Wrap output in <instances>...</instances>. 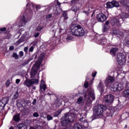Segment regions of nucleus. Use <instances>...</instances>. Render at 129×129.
Returning <instances> with one entry per match:
<instances>
[{
	"mask_svg": "<svg viewBox=\"0 0 129 129\" xmlns=\"http://www.w3.org/2000/svg\"><path fill=\"white\" fill-rule=\"evenodd\" d=\"M76 1L77 2H79V0H72L71 1V5H74L75 4V3H76Z\"/></svg>",
	"mask_w": 129,
	"mask_h": 129,
	"instance_id": "nucleus-54",
	"label": "nucleus"
},
{
	"mask_svg": "<svg viewBox=\"0 0 129 129\" xmlns=\"http://www.w3.org/2000/svg\"><path fill=\"white\" fill-rule=\"evenodd\" d=\"M9 50L10 51H13V50H15V47H14L13 45L10 46L9 47Z\"/></svg>",
	"mask_w": 129,
	"mask_h": 129,
	"instance_id": "nucleus-56",
	"label": "nucleus"
},
{
	"mask_svg": "<svg viewBox=\"0 0 129 129\" xmlns=\"http://www.w3.org/2000/svg\"><path fill=\"white\" fill-rule=\"evenodd\" d=\"M13 58H15L16 60L19 59V55L16 52H14L13 53Z\"/></svg>",
	"mask_w": 129,
	"mask_h": 129,
	"instance_id": "nucleus-41",
	"label": "nucleus"
},
{
	"mask_svg": "<svg viewBox=\"0 0 129 129\" xmlns=\"http://www.w3.org/2000/svg\"><path fill=\"white\" fill-rule=\"evenodd\" d=\"M102 32H103V35H106L108 32V28H107V26H103Z\"/></svg>",
	"mask_w": 129,
	"mask_h": 129,
	"instance_id": "nucleus-30",
	"label": "nucleus"
},
{
	"mask_svg": "<svg viewBox=\"0 0 129 129\" xmlns=\"http://www.w3.org/2000/svg\"><path fill=\"white\" fill-rule=\"evenodd\" d=\"M97 89L98 91H99L100 95H102V94L104 92V90L105 89V87H104V85L103 84V82H102V81H100L97 87Z\"/></svg>",
	"mask_w": 129,
	"mask_h": 129,
	"instance_id": "nucleus-13",
	"label": "nucleus"
},
{
	"mask_svg": "<svg viewBox=\"0 0 129 129\" xmlns=\"http://www.w3.org/2000/svg\"><path fill=\"white\" fill-rule=\"evenodd\" d=\"M62 16L63 18V21L64 23H67V20H68V17L67 16V14L66 13V11H63Z\"/></svg>",
	"mask_w": 129,
	"mask_h": 129,
	"instance_id": "nucleus-31",
	"label": "nucleus"
},
{
	"mask_svg": "<svg viewBox=\"0 0 129 129\" xmlns=\"http://www.w3.org/2000/svg\"><path fill=\"white\" fill-rule=\"evenodd\" d=\"M18 129H28V123H20L17 125Z\"/></svg>",
	"mask_w": 129,
	"mask_h": 129,
	"instance_id": "nucleus-24",
	"label": "nucleus"
},
{
	"mask_svg": "<svg viewBox=\"0 0 129 129\" xmlns=\"http://www.w3.org/2000/svg\"><path fill=\"white\" fill-rule=\"evenodd\" d=\"M52 18V15L51 14H48L45 17L46 20H49Z\"/></svg>",
	"mask_w": 129,
	"mask_h": 129,
	"instance_id": "nucleus-49",
	"label": "nucleus"
},
{
	"mask_svg": "<svg viewBox=\"0 0 129 129\" xmlns=\"http://www.w3.org/2000/svg\"><path fill=\"white\" fill-rule=\"evenodd\" d=\"M19 56L20 57H23L24 56V51H21L19 52Z\"/></svg>",
	"mask_w": 129,
	"mask_h": 129,
	"instance_id": "nucleus-55",
	"label": "nucleus"
},
{
	"mask_svg": "<svg viewBox=\"0 0 129 129\" xmlns=\"http://www.w3.org/2000/svg\"><path fill=\"white\" fill-rule=\"evenodd\" d=\"M90 11V9L89 8H88V11L85 10L83 12V13H84V14H86V15H88Z\"/></svg>",
	"mask_w": 129,
	"mask_h": 129,
	"instance_id": "nucleus-51",
	"label": "nucleus"
},
{
	"mask_svg": "<svg viewBox=\"0 0 129 129\" xmlns=\"http://www.w3.org/2000/svg\"><path fill=\"white\" fill-rule=\"evenodd\" d=\"M40 88V92H44V91H46V89H47V85L46 84H42L39 85Z\"/></svg>",
	"mask_w": 129,
	"mask_h": 129,
	"instance_id": "nucleus-28",
	"label": "nucleus"
},
{
	"mask_svg": "<svg viewBox=\"0 0 129 129\" xmlns=\"http://www.w3.org/2000/svg\"><path fill=\"white\" fill-rule=\"evenodd\" d=\"M10 79H8L7 80L6 83H5V85L6 86V87H9V86H10Z\"/></svg>",
	"mask_w": 129,
	"mask_h": 129,
	"instance_id": "nucleus-46",
	"label": "nucleus"
},
{
	"mask_svg": "<svg viewBox=\"0 0 129 129\" xmlns=\"http://www.w3.org/2000/svg\"><path fill=\"white\" fill-rule=\"evenodd\" d=\"M87 108V106H86V105H85L84 110L86 111L80 114V121H84V120H85V118H86L87 116V109H86Z\"/></svg>",
	"mask_w": 129,
	"mask_h": 129,
	"instance_id": "nucleus-15",
	"label": "nucleus"
},
{
	"mask_svg": "<svg viewBox=\"0 0 129 129\" xmlns=\"http://www.w3.org/2000/svg\"><path fill=\"white\" fill-rule=\"evenodd\" d=\"M111 34L112 35V36H117V30L115 28H112L111 31Z\"/></svg>",
	"mask_w": 129,
	"mask_h": 129,
	"instance_id": "nucleus-35",
	"label": "nucleus"
},
{
	"mask_svg": "<svg viewBox=\"0 0 129 129\" xmlns=\"http://www.w3.org/2000/svg\"><path fill=\"white\" fill-rule=\"evenodd\" d=\"M117 52H118V48L112 47L110 50L109 53L112 57H115V56H116V54H117Z\"/></svg>",
	"mask_w": 129,
	"mask_h": 129,
	"instance_id": "nucleus-20",
	"label": "nucleus"
},
{
	"mask_svg": "<svg viewBox=\"0 0 129 129\" xmlns=\"http://www.w3.org/2000/svg\"><path fill=\"white\" fill-rule=\"evenodd\" d=\"M22 36L25 38L26 39H27V38H28L29 37V35L28 34V32H25L24 33Z\"/></svg>",
	"mask_w": 129,
	"mask_h": 129,
	"instance_id": "nucleus-48",
	"label": "nucleus"
},
{
	"mask_svg": "<svg viewBox=\"0 0 129 129\" xmlns=\"http://www.w3.org/2000/svg\"><path fill=\"white\" fill-rule=\"evenodd\" d=\"M104 104L105 105L108 106L112 104L114 101V96L112 94L106 95L104 96Z\"/></svg>",
	"mask_w": 129,
	"mask_h": 129,
	"instance_id": "nucleus-7",
	"label": "nucleus"
},
{
	"mask_svg": "<svg viewBox=\"0 0 129 129\" xmlns=\"http://www.w3.org/2000/svg\"><path fill=\"white\" fill-rule=\"evenodd\" d=\"M62 112V110H58L53 114L54 117H57Z\"/></svg>",
	"mask_w": 129,
	"mask_h": 129,
	"instance_id": "nucleus-37",
	"label": "nucleus"
},
{
	"mask_svg": "<svg viewBox=\"0 0 129 129\" xmlns=\"http://www.w3.org/2000/svg\"><path fill=\"white\" fill-rule=\"evenodd\" d=\"M71 30L73 36L76 37H82L88 33V31H84L82 26L77 24H73L71 26Z\"/></svg>",
	"mask_w": 129,
	"mask_h": 129,
	"instance_id": "nucleus-3",
	"label": "nucleus"
},
{
	"mask_svg": "<svg viewBox=\"0 0 129 129\" xmlns=\"http://www.w3.org/2000/svg\"><path fill=\"white\" fill-rule=\"evenodd\" d=\"M17 98H19V92L16 91L12 98V102H13V103H14L15 101L17 100Z\"/></svg>",
	"mask_w": 129,
	"mask_h": 129,
	"instance_id": "nucleus-27",
	"label": "nucleus"
},
{
	"mask_svg": "<svg viewBox=\"0 0 129 129\" xmlns=\"http://www.w3.org/2000/svg\"><path fill=\"white\" fill-rule=\"evenodd\" d=\"M34 51V47L33 46H31L29 49V52H33Z\"/></svg>",
	"mask_w": 129,
	"mask_h": 129,
	"instance_id": "nucleus-59",
	"label": "nucleus"
},
{
	"mask_svg": "<svg viewBox=\"0 0 129 129\" xmlns=\"http://www.w3.org/2000/svg\"><path fill=\"white\" fill-rule=\"evenodd\" d=\"M72 129H88L87 127L79 124V123H76L71 127Z\"/></svg>",
	"mask_w": 129,
	"mask_h": 129,
	"instance_id": "nucleus-18",
	"label": "nucleus"
},
{
	"mask_svg": "<svg viewBox=\"0 0 129 129\" xmlns=\"http://www.w3.org/2000/svg\"><path fill=\"white\" fill-rule=\"evenodd\" d=\"M37 103V99H34L33 102H32V104L33 105H35V104H36Z\"/></svg>",
	"mask_w": 129,
	"mask_h": 129,
	"instance_id": "nucleus-63",
	"label": "nucleus"
},
{
	"mask_svg": "<svg viewBox=\"0 0 129 129\" xmlns=\"http://www.w3.org/2000/svg\"><path fill=\"white\" fill-rule=\"evenodd\" d=\"M97 44L98 45H101L102 46L103 48L106 45V37L105 36H96L94 38Z\"/></svg>",
	"mask_w": 129,
	"mask_h": 129,
	"instance_id": "nucleus-8",
	"label": "nucleus"
},
{
	"mask_svg": "<svg viewBox=\"0 0 129 129\" xmlns=\"http://www.w3.org/2000/svg\"><path fill=\"white\" fill-rule=\"evenodd\" d=\"M20 82H21V79H17L16 80V84H19V83H20Z\"/></svg>",
	"mask_w": 129,
	"mask_h": 129,
	"instance_id": "nucleus-62",
	"label": "nucleus"
},
{
	"mask_svg": "<svg viewBox=\"0 0 129 129\" xmlns=\"http://www.w3.org/2000/svg\"><path fill=\"white\" fill-rule=\"evenodd\" d=\"M34 60H36V59H37V58H38V53L36 52L35 53L32 57H30L29 58H28L27 60H25L24 61V64L25 65H27V64H29V63H30V62H31V61H32V60H33V59L34 58Z\"/></svg>",
	"mask_w": 129,
	"mask_h": 129,
	"instance_id": "nucleus-21",
	"label": "nucleus"
},
{
	"mask_svg": "<svg viewBox=\"0 0 129 129\" xmlns=\"http://www.w3.org/2000/svg\"><path fill=\"white\" fill-rule=\"evenodd\" d=\"M74 38L72 36H68L66 38L67 42H72V41H74Z\"/></svg>",
	"mask_w": 129,
	"mask_h": 129,
	"instance_id": "nucleus-38",
	"label": "nucleus"
},
{
	"mask_svg": "<svg viewBox=\"0 0 129 129\" xmlns=\"http://www.w3.org/2000/svg\"><path fill=\"white\" fill-rule=\"evenodd\" d=\"M72 115H73V114L67 113L64 114V115L62 116L61 118V126H67L69 125L71 122H74L75 117H72Z\"/></svg>",
	"mask_w": 129,
	"mask_h": 129,
	"instance_id": "nucleus-5",
	"label": "nucleus"
},
{
	"mask_svg": "<svg viewBox=\"0 0 129 129\" xmlns=\"http://www.w3.org/2000/svg\"><path fill=\"white\" fill-rule=\"evenodd\" d=\"M126 54L121 52L118 53L117 54V62L119 65H122L123 63H125L126 59L125 57Z\"/></svg>",
	"mask_w": 129,
	"mask_h": 129,
	"instance_id": "nucleus-6",
	"label": "nucleus"
},
{
	"mask_svg": "<svg viewBox=\"0 0 129 129\" xmlns=\"http://www.w3.org/2000/svg\"><path fill=\"white\" fill-rule=\"evenodd\" d=\"M71 11L73 12H74L75 15H76V12L79 11L78 8H77V6H74L73 7L71 8Z\"/></svg>",
	"mask_w": 129,
	"mask_h": 129,
	"instance_id": "nucleus-36",
	"label": "nucleus"
},
{
	"mask_svg": "<svg viewBox=\"0 0 129 129\" xmlns=\"http://www.w3.org/2000/svg\"><path fill=\"white\" fill-rule=\"evenodd\" d=\"M113 82H114V78L109 75L107 77H106L104 84H109V83H112Z\"/></svg>",
	"mask_w": 129,
	"mask_h": 129,
	"instance_id": "nucleus-22",
	"label": "nucleus"
},
{
	"mask_svg": "<svg viewBox=\"0 0 129 129\" xmlns=\"http://www.w3.org/2000/svg\"><path fill=\"white\" fill-rule=\"evenodd\" d=\"M49 47H46L45 54L46 56H49V55H51L52 54V52H53V50H54V48L51 46V45H48Z\"/></svg>",
	"mask_w": 129,
	"mask_h": 129,
	"instance_id": "nucleus-23",
	"label": "nucleus"
},
{
	"mask_svg": "<svg viewBox=\"0 0 129 129\" xmlns=\"http://www.w3.org/2000/svg\"><path fill=\"white\" fill-rule=\"evenodd\" d=\"M46 119L48 121L52 120V119H53V116H51L50 114H48L46 116Z\"/></svg>",
	"mask_w": 129,
	"mask_h": 129,
	"instance_id": "nucleus-42",
	"label": "nucleus"
},
{
	"mask_svg": "<svg viewBox=\"0 0 129 129\" xmlns=\"http://www.w3.org/2000/svg\"><path fill=\"white\" fill-rule=\"evenodd\" d=\"M106 8L107 9H113L112 2H108L106 3Z\"/></svg>",
	"mask_w": 129,
	"mask_h": 129,
	"instance_id": "nucleus-33",
	"label": "nucleus"
},
{
	"mask_svg": "<svg viewBox=\"0 0 129 129\" xmlns=\"http://www.w3.org/2000/svg\"><path fill=\"white\" fill-rule=\"evenodd\" d=\"M33 13L31 10H27L21 13L18 19L17 22L14 23L11 27L12 30H18L21 27H25V25L32 20Z\"/></svg>",
	"mask_w": 129,
	"mask_h": 129,
	"instance_id": "nucleus-2",
	"label": "nucleus"
},
{
	"mask_svg": "<svg viewBox=\"0 0 129 129\" xmlns=\"http://www.w3.org/2000/svg\"><path fill=\"white\" fill-rule=\"evenodd\" d=\"M83 100V98L82 97H80L78 99V103L79 104L80 103H81V102H82Z\"/></svg>",
	"mask_w": 129,
	"mask_h": 129,
	"instance_id": "nucleus-43",
	"label": "nucleus"
},
{
	"mask_svg": "<svg viewBox=\"0 0 129 129\" xmlns=\"http://www.w3.org/2000/svg\"><path fill=\"white\" fill-rule=\"evenodd\" d=\"M124 45L126 47L129 48V38L125 42Z\"/></svg>",
	"mask_w": 129,
	"mask_h": 129,
	"instance_id": "nucleus-44",
	"label": "nucleus"
},
{
	"mask_svg": "<svg viewBox=\"0 0 129 129\" xmlns=\"http://www.w3.org/2000/svg\"><path fill=\"white\" fill-rule=\"evenodd\" d=\"M13 119L14 120V121H16V122H19V121L21 120L20 114L16 113L14 115Z\"/></svg>",
	"mask_w": 129,
	"mask_h": 129,
	"instance_id": "nucleus-26",
	"label": "nucleus"
},
{
	"mask_svg": "<svg viewBox=\"0 0 129 129\" xmlns=\"http://www.w3.org/2000/svg\"><path fill=\"white\" fill-rule=\"evenodd\" d=\"M84 87H85V88H88V82L85 81V82L84 83Z\"/></svg>",
	"mask_w": 129,
	"mask_h": 129,
	"instance_id": "nucleus-53",
	"label": "nucleus"
},
{
	"mask_svg": "<svg viewBox=\"0 0 129 129\" xmlns=\"http://www.w3.org/2000/svg\"><path fill=\"white\" fill-rule=\"evenodd\" d=\"M16 104L19 107H24V106H26L27 102L24 99H19L16 101Z\"/></svg>",
	"mask_w": 129,
	"mask_h": 129,
	"instance_id": "nucleus-16",
	"label": "nucleus"
},
{
	"mask_svg": "<svg viewBox=\"0 0 129 129\" xmlns=\"http://www.w3.org/2000/svg\"><path fill=\"white\" fill-rule=\"evenodd\" d=\"M108 25H109V21H106L103 26H106L107 27Z\"/></svg>",
	"mask_w": 129,
	"mask_h": 129,
	"instance_id": "nucleus-60",
	"label": "nucleus"
},
{
	"mask_svg": "<svg viewBox=\"0 0 129 129\" xmlns=\"http://www.w3.org/2000/svg\"><path fill=\"white\" fill-rule=\"evenodd\" d=\"M8 102V101H7L6 103H4V102H3V101H0V112L1 110H3V109H4Z\"/></svg>",
	"mask_w": 129,
	"mask_h": 129,
	"instance_id": "nucleus-32",
	"label": "nucleus"
},
{
	"mask_svg": "<svg viewBox=\"0 0 129 129\" xmlns=\"http://www.w3.org/2000/svg\"><path fill=\"white\" fill-rule=\"evenodd\" d=\"M123 88L122 85L118 82L114 83L113 85L109 87L110 90L114 92H116V91H121Z\"/></svg>",
	"mask_w": 129,
	"mask_h": 129,
	"instance_id": "nucleus-9",
	"label": "nucleus"
},
{
	"mask_svg": "<svg viewBox=\"0 0 129 129\" xmlns=\"http://www.w3.org/2000/svg\"><path fill=\"white\" fill-rule=\"evenodd\" d=\"M96 19L100 23H103V22H105L107 19V17H106V15L103 13H99L97 15Z\"/></svg>",
	"mask_w": 129,
	"mask_h": 129,
	"instance_id": "nucleus-12",
	"label": "nucleus"
},
{
	"mask_svg": "<svg viewBox=\"0 0 129 129\" xmlns=\"http://www.w3.org/2000/svg\"><path fill=\"white\" fill-rule=\"evenodd\" d=\"M127 8L128 9V12L122 14L119 18H113L111 20V24L113 27H114V26L120 27L121 24L124 22V20L129 18V6H127Z\"/></svg>",
	"mask_w": 129,
	"mask_h": 129,
	"instance_id": "nucleus-4",
	"label": "nucleus"
},
{
	"mask_svg": "<svg viewBox=\"0 0 129 129\" xmlns=\"http://www.w3.org/2000/svg\"><path fill=\"white\" fill-rule=\"evenodd\" d=\"M93 114L91 117L92 121L98 118H102V117H109L113 116L114 111L113 110H109L108 107L104 105L98 104L93 108Z\"/></svg>",
	"mask_w": 129,
	"mask_h": 129,
	"instance_id": "nucleus-1",
	"label": "nucleus"
},
{
	"mask_svg": "<svg viewBox=\"0 0 129 129\" xmlns=\"http://www.w3.org/2000/svg\"><path fill=\"white\" fill-rule=\"evenodd\" d=\"M28 50H29V47L28 46L24 48V51L25 52V54H28Z\"/></svg>",
	"mask_w": 129,
	"mask_h": 129,
	"instance_id": "nucleus-50",
	"label": "nucleus"
},
{
	"mask_svg": "<svg viewBox=\"0 0 129 129\" xmlns=\"http://www.w3.org/2000/svg\"><path fill=\"white\" fill-rule=\"evenodd\" d=\"M122 96L125 97L127 100H129V89L126 88V89L123 91Z\"/></svg>",
	"mask_w": 129,
	"mask_h": 129,
	"instance_id": "nucleus-25",
	"label": "nucleus"
},
{
	"mask_svg": "<svg viewBox=\"0 0 129 129\" xmlns=\"http://www.w3.org/2000/svg\"><path fill=\"white\" fill-rule=\"evenodd\" d=\"M119 3L121 4V5L125 6V7L127 6V1H126V0H120Z\"/></svg>",
	"mask_w": 129,
	"mask_h": 129,
	"instance_id": "nucleus-39",
	"label": "nucleus"
},
{
	"mask_svg": "<svg viewBox=\"0 0 129 129\" xmlns=\"http://www.w3.org/2000/svg\"><path fill=\"white\" fill-rule=\"evenodd\" d=\"M42 30H43V27L41 26H38L36 28V31H37V32H40V31H42Z\"/></svg>",
	"mask_w": 129,
	"mask_h": 129,
	"instance_id": "nucleus-45",
	"label": "nucleus"
},
{
	"mask_svg": "<svg viewBox=\"0 0 129 129\" xmlns=\"http://www.w3.org/2000/svg\"><path fill=\"white\" fill-rule=\"evenodd\" d=\"M41 63L40 62L36 61L35 64L33 66L31 70L32 71H35L36 72L38 73L40 67H41Z\"/></svg>",
	"mask_w": 129,
	"mask_h": 129,
	"instance_id": "nucleus-17",
	"label": "nucleus"
},
{
	"mask_svg": "<svg viewBox=\"0 0 129 129\" xmlns=\"http://www.w3.org/2000/svg\"><path fill=\"white\" fill-rule=\"evenodd\" d=\"M35 8L36 11H38V10H41V6L40 5L36 6L33 4V3L30 2H27V4L26 5V9L24 11H27V10H29L31 11L32 13V16H33V11L35 10Z\"/></svg>",
	"mask_w": 129,
	"mask_h": 129,
	"instance_id": "nucleus-10",
	"label": "nucleus"
},
{
	"mask_svg": "<svg viewBox=\"0 0 129 129\" xmlns=\"http://www.w3.org/2000/svg\"><path fill=\"white\" fill-rule=\"evenodd\" d=\"M24 83L27 87H31L33 84H39V80L37 79L26 80Z\"/></svg>",
	"mask_w": 129,
	"mask_h": 129,
	"instance_id": "nucleus-11",
	"label": "nucleus"
},
{
	"mask_svg": "<svg viewBox=\"0 0 129 129\" xmlns=\"http://www.w3.org/2000/svg\"><path fill=\"white\" fill-rule=\"evenodd\" d=\"M87 101L89 103H92L93 100H95V95L90 91L88 92Z\"/></svg>",
	"mask_w": 129,
	"mask_h": 129,
	"instance_id": "nucleus-14",
	"label": "nucleus"
},
{
	"mask_svg": "<svg viewBox=\"0 0 129 129\" xmlns=\"http://www.w3.org/2000/svg\"><path fill=\"white\" fill-rule=\"evenodd\" d=\"M37 72H35L34 71H32L30 73V76L31 78H34V77H35V76H36V75L37 74Z\"/></svg>",
	"mask_w": 129,
	"mask_h": 129,
	"instance_id": "nucleus-40",
	"label": "nucleus"
},
{
	"mask_svg": "<svg viewBox=\"0 0 129 129\" xmlns=\"http://www.w3.org/2000/svg\"><path fill=\"white\" fill-rule=\"evenodd\" d=\"M33 116L34 117H39V113L37 112L33 113Z\"/></svg>",
	"mask_w": 129,
	"mask_h": 129,
	"instance_id": "nucleus-47",
	"label": "nucleus"
},
{
	"mask_svg": "<svg viewBox=\"0 0 129 129\" xmlns=\"http://www.w3.org/2000/svg\"><path fill=\"white\" fill-rule=\"evenodd\" d=\"M15 36L16 37H17L18 38H20V36H21V32H18Z\"/></svg>",
	"mask_w": 129,
	"mask_h": 129,
	"instance_id": "nucleus-64",
	"label": "nucleus"
},
{
	"mask_svg": "<svg viewBox=\"0 0 129 129\" xmlns=\"http://www.w3.org/2000/svg\"><path fill=\"white\" fill-rule=\"evenodd\" d=\"M112 4L113 8H119V3L115 0L112 1Z\"/></svg>",
	"mask_w": 129,
	"mask_h": 129,
	"instance_id": "nucleus-29",
	"label": "nucleus"
},
{
	"mask_svg": "<svg viewBox=\"0 0 129 129\" xmlns=\"http://www.w3.org/2000/svg\"><path fill=\"white\" fill-rule=\"evenodd\" d=\"M1 32H6L7 31V28L6 27H3L0 28Z\"/></svg>",
	"mask_w": 129,
	"mask_h": 129,
	"instance_id": "nucleus-52",
	"label": "nucleus"
},
{
	"mask_svg": "<svg viewBox=\"0 0 129 129\" xmlns=\"http://www.w3.org/2000/svg\"><path fill=\"white\" fill-rule=\"evenodd\" d=\"M96 74H97V72H95L94 73H93L92 74V77L94 78L96 76Z\"/></svg>",
	"mask_w": 129,
	"mask_h": 129,
	"instance_id": "nucleus-58",
	"label": "nucleus"
},
{
	"mask_svg": "<svg viewBox=\"0 0 129 129\" xmlns=\"http://www.w3.org/2000/svg\"><path fill=\"white\" fill-rule=\"evenodd\" d=\"M26 41V38H24L23 36H21L20 39H19L17 41V43L18 45H20L21 43H23V42H25Z\"/></svg>",
	"mask_w": 129,
	"mask_h": 129,
	"instance_id": "nucleus-34",
	"label": "nucleus"
},
{
	"mask_svg": "<svg viewBox=\"0 0 129 129\" xmlns=\"http://www.w3.org/2000/svg\"><path fill=\"white\" fill-rule=\"evenodd\" d=\"M40 35V33L39 32H37L35 34L34 37L35 38H38V37Z\"/></svg>",
	"mask_w": 129,
	"mask_h": 129,
	"instance_id": "nucleus-61",
	"label": "nucleus"
},
{
	"mask_svg": "<svg viewBox=\"0 0 129 129\" xmlns=\"http://www.w3.org/2000/svg\"><path fill=\"white\" fill-rule=\"evenodd\" d=\"M44 58H48V55H47L45 53L42 52L40 54L39 58L36 61L42 64V61L44 60Z\"/></svg>",
	"mask_w": 129,
	"mask_h": 129,
	"instance_id": "nucleus-19",
	"label": "nucleus"
},
{
	"mask_svg": "<svg viewBox=\"0 0 129 129\" xmlns=\"http://www.w3.org/2000/svg\"><path fill=\"white\" fill-rule=\"evenodd\" d=\"M35 129H43V126L39 125L36 127Z\"/></svg>",
	"mask_w": 129,
	"mask_h": 129,
	"instance_id": "nucleus-57",
	"label": "nucleus"
}]
</instances>
